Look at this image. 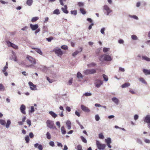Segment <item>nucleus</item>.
<instances>
[{"label": "nucleus", "mask_w": 150, "mask_h": 150, "mask_svg": "<svg viewBox=\"0 0 150 150\" xmlns=\"http://www.w3.org/2000/svg\"><path fill=\"white\" fill-rule=\"evenodd\" d=\"M119 70L120 71L124 72L125 71V69L123 68L120 67L119 68Z\"/></svg>", "instance_id": "0e129e2a"}, {"label": "nucleus", "mask_w": 150, "mask_h": 150, "mask_svg": "<svg viewBox=\"0 0 150 150\" xmlns=\"http://www.w3.org/2000/svg\"><path fill=\"white\" fill-rule=\"evenodd\" d=\"M27 124L29 125V127H30L31 125V122L30 120H27Z\"/></svg>", "instance_id": "603ef678"}, {"label": "nucleus", "mask_w": 150, "mask_h": 150, "mask_svg": "<svg viewBox=\"0 0 150 150\" xmlns=\"http://www.w3.org/2000/svg\"><path fill=\"white\" fill-rule=\"evenodd\" d=\"M71 13L72 14L76 15L77 14V11L76 10L71 11Z\"/></svg>", "instance_id": "49530a36"}, {"label": "nucleus", "mask_w": 150, "mask_h": 150, "mask_svg": "<svg viewBox=\"0 0 150 150\" xmlns=\"http://www.w3.org/2000/svg\"><path fill=\"white\" fill-rule=\"evenodd\" d=\"M138 116L137 115H135L134 116V119L135 120H137L138 118Z\"/></svg>", "instance_id": "69168bd1"}, {"label": "nucleus", "mask_w": 150, "mask_h": 150, "mask_svg": "<svg viewBox=\"0 0 150 150\" xmlns=\"http://www.w3.org/2000/svg\"><path fill=\"white\" fill-rule=\"evenodd\" d=\"M59 1L60 4L62 6L64 5L63 2L66 1V0H59Z\"/></svg>", "instance_id": "5fc2aeb1"}, {"label": "nucleus", "mask_w": 150, "mask_h": 150, "mask_svg": "<svg viewBox=\"0 0 150 150\" xmlns=\"http://www.w3.org/2000/svg\"><path fill=\"white\" fill-rule=\"evenodd\" d=\"M30 27L33 30H35L38 28V24L33 25L30 24Z\"/></svg>", "instance_id": "ddd939ff"}, {"label": "nucleus", "mask_w": 150, "mask_h": 150, "mask_svg": "<svg viewBox=\"0 0 150 150\" xmlns=\"http://www.w3.org/2000/svg\"><path fill=\"white\" fill-rule=\"evenodd\" d=\"M66 110L68 112H70L71 111V108L70 107L67 106L66 108Z\"/></svg>", "instance_id": "e2e57ef3"}, {"label": "nucleus", "mask_w": 150, "mask_h": 150, "mask_svg": "<svg viewBox=\"0 0 150 150\" xmlns=\"http://www.w3.org/2000/svg\"><path fill=\"white\" fill-rule=\"evenodd\" d=\"M33 2L32 0H27L26 2V3L29 6H31Z\"/></svg>", "instance_id": "cd10ccee"}, {"label": "nucleus", "mask_w": 150, "mask_h": 150, "mask_svg": "<svg viewBox=\"0 0 150 150\" xmlns=\"http://www.w3.org/2000/svg\"><path fill=\"white\" fill-rule=\"evenodd\" d=\"M142 59L143 60H145L147 62L150 61V58L148 57L147 56H142Z\"/></svg>", "instance_id": "aec40b11"}, {"label": "nucleus", "mask_w": 150, "mask_h": 150, "mask_svg": "<svg viewBox=\"0 0 150 150\" xmlns=\"http://www.w3.org/2000/svg\"><path fill=\"white\" fill-rule=\"evenodd\" d=\"M99 137L100 139H103L104 138V136L102 133H101L99 134Z\"/></svg>", "instance_id": "79ce46f5"}, {"label": "nucleus", "mask_w": 150, "mask_h": 150, "mask_svg": "<svg viewBox=\"0 0 150 150\" xmlns=\"http://www.w3.org/2000/svg\"><path fill=\"white\" fill-rule=\"evenodd\" d=\"M26 58L32 64H36L35 59L32 57L27 55L26 56Z\"/></svg>", "instance_id": "7ed1b4c3"}, {"label": "nucleus", "mask_w": 150, "mask_h": 150, "mask_svg": "<svg viewBox=\"0 0 150 150\" xmlns=\"http://www.w3.org/2000/svg\"><path fill=\"white\" fill-rule=\"evenodd\" d=\"M103 76L105 81H107L108 79V76L105 74H103Z\"/></svg>", "instance_id": "72a5a7b5"}, {"label": "nucleus", "mask_w": 150, "mask_h": 150, "mask_svg": "<svg viewBox=\"0 0 150 150\" xmlns=\"http://www.w3.org/2000/svg\"><path fill=\"white\" fill-rule=\"evenodd\" d=\"M38 148L39 150H42L43 149L42 146L41 144L39 145L38 146Z\"/></svg>", "instance_id": "13d9d810"}, {"label": "nucleus", "mask_w": 150, "mask_h": 150, "mask_svg": "<svg viewBox=\"0 0 150 150\" xmlns=\"http://www.w3.org/2000/svg\"><path fill=\"white\" fill-rule=\"evenodd\" d=\"M137 142L139 144H142V142L141 139H137Z\"/></svg>", "instance_id": "bf43d9fd"}, {"label": "nucleus", "mask_w": 150, "mask_h": 150, "mask_svg": "<svg viewBox=\"0 0 150 150\" xmlns=\"http://www.w3.org/2000/svg\"><path fill=\"white\" fill-rule=\"evenodd\" d=\"M144 142L146 143L149 144L150 143V140L147 139H144Z\"/></svg>", "instance_id": "3c124183"}, {"label": "nucleus", "mask_w": 150, "mask_h": 150, "mask_svg": "<svg viewBox=\"0 0 150 150\" xmlns=\"http://www.w3.org/2000/svg\"><path fill=\"white\" fill-rule=\"evenodd\" d=\"M0 123L1 125H6V122L4 120H0Z\"/></svg>", "instance_id": "c756f323"}, {"label": "nucleus", "mask_w": 150, "mask_h": 150, "mask_svg": "<svg viewBox=\"0 0 150 150\" xmlns=\"http://www.w3.org/2000/svg\"><path fill=\"white\" fill-rule=\"evenodd\" d=\"M143 71L144 74L146 75L150 74V70L143 69Z\"/></svg>", "instance_id": "6ab92c4d"}, {"label": "nucleus", "mask_w": 150, "mask_h": 150, "mask_svg": "<svg viewBox=\"0 0 150 150\" xmlns=\"http://www.w3.org/2000/svg\"><path fill=\"white\" fill-rule=\"evenodd\" d=\"M130 84L129 83H126L124 84H122L121 87L122 88H125L130 86Z\"/></svg>", "instance_id": "5701e85b"}, {"label": "nucleus", "mask_w": 150, "mask_h": 150, "mask_svg": "<svg viewBox=\"0 0 150 150\" xmlns=\"http://www.w3.org/2000/svg\"><path fill=\"white\" fill-rule=\"evenodd\" d=\"M144 121L148 124L149 127L150 128V115H148L146 116Z\"/></svg>", "instance_id": "423d86ee"}, {"label": "nucleus", "mask_w": 150, "mask_h": 150, "mask_svg": "<svg viewBox=\"0 0 150 150\" xmlns=\"http://www.w3.org/2000/svg\"><path fill=\"white\" fill-rule=\"evenodd\" d=\"M29 136L30 138H32L34 137V135L32 132H30L29 133Z\"/></svg>", "instance_id": "338daca9"}, {"label": "nucleus", "mask_w": 150, "mask_h": 150, "mask_svg": "<svg viewBox=\"0 0 150 150\" xmlns=\"http://www.w3.org/2000/svg\"><path fill=\"white\" fill-rule=\"evenodd\" d=\"M77 77L79 78H83V76L79 72H78L77 74Z\"/></svg>", "instance_id": "c9c22d12"}, {"label": "nucleus", "mask_w": 150, "mask_h": 150, "mask_svg": "<svg viewBox=\"0 0 150 150\" xmlns=\"http://www.w3.org/2000/svg\"><path fill=\"white\" fill-rule=\"evenodd\" d=\"M118 42L120 44H122L124 42V41L122 39H120L118 41Z\"/></svg>", "instance_id": "774afa93"}, {"label": "nucleus", "mask_w": 150, "mask_h": 150, "mask_svg": "<svg viewBox=\"0 0 150 150\" xmlns=\"http://www.w3.org/2000/svg\"><path fill=\"white\" fill-rule=\"evenodd\" d=\"M105 141L108 147L109 148H111V146L110 145V144L111 142V139L109 138H108L107 139H105Z\"/></svg>", "instance_id": "f8f14e48"}, {"label": "nucleus", "mask_w": 150, "mask_h": 150, "mask_svg": "<svg viewBox=\"0 0 150 150\" xmlns=\"http://www.w3.org/2000/svg\"><path fill=\"white\" fill-rule=\"evenodd\" d=\"M81 108L82 110L86 112H89L90 111V109L88 108L83 105H81Z\"/></svg>", "instance_id": "9b49d317"}, {"label": "nucleus", "mask_w": 150, "mask_h": 150, "mask_svg": "<svg viewBox=\"0 0 150 150\" xmlns=\"http://www.w3.org/2000/svg\"><path fill=\"white\" fill-rule=\"evenodd\" d=\"M103 9L106 11L107 15H108L109 13L112 12V10H111L108 6L107 5H105L104 6H103Z\"/></svg>", "instance_id": "0eeeda50"}, {"label": "nucleus", "mask_w": 150, "mask_h": 150, "mask_svg": "<svg viewBox=\"0 0 150 150\" xmlns=\"http://www.w3.org/2000/svg\"><path fill=\"white\" fill-rule=\"evenodd\" d=\"M103 83V82L100 80L97 81L95 83L96 86V87L98 88Z\"/></svg>", "instance_id": "2eb2a0df"}, {"label": "nucleus", "mask_w": 150, "mask_h": 150, "mask_svg": "<svg viewBox=\"0 0 150 150\" xmlns=\"http://www.w3.org/2000/svg\"><path fill=\"white\" fill-rule=\"evenodd\" d=\"M84 95L86 96H90L91 95V94L89 93H86L84 94Z\"/></svg>", "instance_id": "6e6d98bb"}, {"label": "nucleus", "mask_w": 150, "mask_h": 150, "mask_svg": "<svg viewBox=\"0 0 150 150\" xmlns=\"http://www.w3.org/2000/svg\"><path fill=\"white\" fill-rule=\"evenodd\" d=\"M96 120L97 121H98L100 119V117L98 115H96L95 116Z\"/></svg>", "instance_id": "de8ad7c7"}, {"label": "nucleus", "mask_w": 150, "mask_h": 150, "mask_svg": "<svg viewBox=\"0 0 150 150\" xmlns=\"http://www.w3.org/2000/svg\"><path fill=\"white\" fill-rule=\"evenodd\" d=\"M112 100L117 105L119 102V100L115 97H113L112 98Z\"/></svg>", "instance_id": "f3484780"}, {"label": "nucleus", "mask_w": 150, "mask_h": 150, "mask_svg": "<svg viewBox=\"0 0 150 150\" xmlns=\"http://www.w3.org/2000/svg\"><path fill=\"white\" fill-rule=\"evenodd\" d=\"M96 71L94 69H91L85 70L83 71V73L85 74L88 75L94 74L96 73Z\"/></svg>", "instance_id": "f03ea898"}, {"label": "nucleus", "mask_w": 150, "mask_h": 150, "mask_svg": "<svg viewBox=\"0 0 150 150\" xmlns=\"http://www.w3.org/2000/svg\"><path fill=\"white\" fill-rule=\"evenodd\" d=\"M61 48L64 50L68 49V47L66 45H62L61 46Z\"/></svg>", "instance_id": "58836bf2"}, {"label": "nucleus", "mask_w": 150, "mask_h": 150, "mask_svg": "<svg viewBox=\"0 0 150 150\" xmlns=\"http://www.w3.org/2000/svg\"><path fill=\"white\" fill-rule=\"evenodd\" d=\"M110 48H108L104 47L103 48V51L104 52H105L109 51Z\"/></svg>", "instance_id": "4c0bfd02"}, {"label": "nucleus", "mask_w": 150, "mask_h": 150, "mask_svg": "<svg viewBox=\"0 0 150 150\" xmlns=\"http://www.w3.org/2000/svg\"><path fill=\"white\" fill-rule=\"evenodd\" d=\"M131 38L133 40H137V37L135 35H133L131 36Z\"/></svg>", "instance_id": "a19ab883"}, {"label": "nucleus", "mask_w": 150, "mask_h": 150, "mask_svg": "<svg viewBox=\"0 0 150 150\" xmlns=\"http://www.w3.org/2000/svg\"><path fill=\"white\" fill-rule=\"evenodd\" d=\"M140 81L144 83H146L144 79L143 78H140L139 79Z\"/></svg>", "instance_id": "e433bc0d"}, {"label": "nucleus", "mask_w": 150, "mask_h": 150, "mask_svg": "<svg viewBox=\"0 0 150 150\" xmlns=\"http://www.w3.org/2000/svg\"><path fill=\"white\" fill-rule=\"evenodd\" d=\"M31 89L32 90H36V86L32 82L30 81L28 83Z\"/></svg>", "instance_id": "6e6552de"}, {"label": "nucleus", "mask_w": 150, "mask_h": 150, "mask_svg": "<svg viewBox=\"0 0 150 150\" xmlns=\"http://www.w3.org/2000/svg\"><path fill=\"white\" fill-rule=\"evenodd\" d=\"M53 39V38L52 37H50L49 38H46L48 42H51V40Z\"/></svg>", "instance_id": "37998d69"}, {"label": "nucleus", "mask_w": 150, "mask_h": 150, "mask_svg": "<svg viewBox=\"0 0 150 150\" xmlns=\"http://www.w3.org/2000/svg\"><path fill=\"white\" fill-rule=\"evenodd\" d=\"M47 138L48 139H50L51 138V135L49 132H47L46 134Z\"/></svg>", "instance_id": "2f4dec72"}, {"label": "nucleus", "mask_w": 150, "mask_h": 150, "mask_svg": "<svg viewBox=\"0 0 150 150\" xmlns=\"http://www.w3.org/2000/svg\"><path fill=\"white\" fill-rule=\"evenodd\" d=\"M67 5L64 6V8L62 7L61 8L62 10L65 13H68L69 12L67 10Z\"/></svg>", "instance_id": "dca6fc26"}, {"label": "nucleus", "mask_w": 150, "mask_h": 150, "mask_svg": "<svg viewBox=\"0 0 150 150\" xmlns=\"http://www.w3.org/2000/svg\"><path fill=\"white\" fill-rule=\"evenodd\" d=\"M46 123L48 127L50 128H55L54 124L53 122L50 120H47L46 122Z\"/></svg>", "instance_id": "20e7f679"}, {"label": "nucleus", "mask_w": 150, "mask_h": 150, "mask_svg": "<svg viewBox=\"0 0 150 150\" xmlns=\"http://www.w3.org/2000/svg\"><path fill=\"white\" fill-rule=\"evenodd\" d=\"M55 53L58 56L61 57L63 54V52L60 49H55L54 50Z\"/></svg>", "instance_id": "39448f33"}, {"label": "nucleus", "mask_w": 150, "mask_h": 150, "mask_svg": "<svg viewBox=\"0 0 150 150\" xmlns=\"http://www.w3.org/2000/svg\"><path fill=\"white\" fill-rule=\"evenodd\" d=\"M8 45H10V46L15 49H18V47L16 45L12 43L9 41H8L7 42Z\"/></svg>", "instance_id": "9d476101"}, {"label": "nucleus", "mask_w": 150, "mask_h": 150, "mask_svg": "<svg viewBox=\"0 0 150 150\" xmlns=\"http://www.w3.org/2000/svg\"><path fill=\"white\" fill-rule=\"evenodd\" d=\"M11 123V121L10 120H8L6 124V128H8L9 127Z\"/></svg>", "instance_id": "473e14b6"}, {"label": "nucleus", "mask_w": 150, "mask_h": 150, "mask_svg": "<svg viewBox=\"0 0 150 150\" xmlns=\"http://www.w3.org/2000/svg\"><path fill=\"white\" fill-rule=\"evenodd\" d=\"M25 139L26 143H28L29 141V138L28 136H26L25 138Z\"/></svg>", "instance_id": "ea45409f"}, {"label": "nucleus", "mask_w": 150, "mask_h": 150, "mask_svg": "<svg viewBox=\"0 0 150 150\" xmlns=\"http://www.w3.org/2000/svg\"><path fill=\"white\" fill-rule=\"evenodd\" d=\"M35 111L34 107L33 106H32L31 107V109L30 112L31 113Z\"/></svg>", "instance_id": "8fccbe9b"}, {"label": "nucleus", "mask_w": 150, "mask_h": 150, "mask_svg": "<svg viewBox=\"0 0 150 150\" xmlns=\"http://www.w3.org/2000/svg\"><path fill=\"white\" fill-rule=\"evenodd\" d=\"M5 90V87L1 83H0V91H4Z\"/></svg>", "instance_id": "c85d7f7f"}, {"label": "nucleus", "mask_w": 150, "mask_h": 150, "mask_svg": "<svg viewBox=\"0 0 150 150\" xmlns=\"http://www.w3.org/2000/svg\"><path fill=\"white\" fill-rule=\"evenodd\" d=\"M39 18L38 17H33L31 19V21L32 22H34L36 21L37 20L39 19Z\"/></svg>", "instance_id": "bb28decb"}, {"label": "nucleus", "mask_w": 150, "mask_h": 150, "mask_svg": "<svg viewBox=\"0 0 150 150\" xmlns=\"http://www.w3.org/2000/svg\"><path fill=\"white\" fill-rule=\"evenodd\" d=\"M49 144L50 146L52 147L54 146V142L53 141L50 142H49Z\"/></svg>", "instance_id": "864d4df0"}, {"label": "nucleus", "mask_w": 150, "mask_h": 150, "mask_svg": "<svg viewBox=\"0 0 150 150\" xmlns=\"http://www.w3.org/2000/svg\"><path fill=\"white\" fill-rule=\"evenodd\" d=\"M33 49L39 54H40V55H42V53L40 49L37 48H34Z\"/></svg>", "instance_id": "4be33fe9"}, {"label": "nucleus", "mask_w": 150, "mask_h": 150, "mask_svg": "<svg viewBox=\"0 0 150 150\" xmlns=\"http://www.w3.org/2000/svg\"><path fill=\"white\" fill-rule=\"evenodd\" d=\"M66 125L67 126L68 128L69 129H70L71 127V123L70 121H67L66 123Z\"/></svg>", "instance_id": "a211bd4d"}, {"label": "nucleus", "mask_w": 150, "mask_h": 150, "mask_svg": "<svg viewBox=\"0 0 150 150\" xmlns=\"http://www.w3.org/2000/svg\"><path fill=\"white\" fill-rule=\"evenodd\" d=\"M96 145L98 148L100 150H104L105 149L106 145L105 144H101L98 141L96 140Z\"/></svg>", "instance_id": "f257e3e1"}, {"label": "nucleus", "mask_w": 150, "mask_h": 150, "mask_svg": "<svg viewBox=\"0 0 150 150\" xmlns=\"http://www.w3.org/2000/svg\"><path fill=\"white\" fill-rule=\"evenodd\" d=\"M73 81V78H71L69 81L68 83L69 85H71L72 84Z\"/></svg>", "instance_id": "4d7b16f0"}, {"label": "nucleus", "mask_w": 150, "mask_h": 150, "mask_svg": "<svg viewBox=\"0 0 150 150\" xmlns=\"http://www.w3.org/2000/svg\"><path fill=\"white\" fill-rule=\"evenodd\" d=\"M81 138L82 141V142L85 143H86L87 142V140L85 138H84V137H83L82 136H81Z\"/></svg>", "instance_id": "f704fd0d"}, {"label": "nucleus", "mask_w": 150, "mask_h": 150, "mask_svg": "<svg viewBox=\"0 0 150 150\" xmlns=\"http://www.w3.org/2000/svg\"><path fill=\"white\" fill-rule=\"evenodd\" d=\"M78 5L79 7H82L84 6V4L83 2H79L77 4Z\"/></svg>", "instance_id": "c03bdc74"}, {"label": "nucleus", "mask_w": 150, "mask_h": 150, "mask_svg": "<svg viewBox=\"0 0 150 150\" xmlns=\"http://www.w3.org/2000/svg\"><path fill=\"white\" fill-rule=\"evenodd\" d=\"M80 11L83 14H85L86 13L85 10L83 8H80Z\"/></svg>", "instance_id": "b1692460"}, {"label": "nucleus", "mask_w": 150, "mask_h": 150, "mask_svg": "<svg viewBox=\"0 0 150 150\" xmlns=\"http://www.w3.org/2000/svg\"><path fill=\"white\" fill-rule=\"evenodd\" d=\"M49 113L54 118H55L57 116V115L53 111H50Z\"/></svg>", "instance_id": "412c9836"}, {"label": "nucleus", "mask_w": 150, "mask_h": 150, "mask_svg": "<svg viewBox=\"0 0 150 150\" xmlns=\"http://www.w3.org/2000/svg\"><path fill=\"white\" fill-rule=\"evenodd\" d=\"M96 65V64L94 62H92L90 64H88L87 65L88 67H93Z\"/></svg>", "instance_id": "a878e982"}, {"label": "nucleus", "mask_w": 150, "mask_h": 150, "mask_svg": "<svg viewBox=\"0 0 150 150\" xmlns=\"http://www.w3.org/2000/svg\"><path fill=\"white\" fill-rule=\"evenodd\" d=\"M8 68V67L7 66H6L2 70L3 72H4L6 71V69Z\"/></svg>", "instance_id": "052dcab7"}, {"label": "nucleus", "mask_w": 150, "mask_h": 150, "mask_svg": "<svg viewBox=\"0 0 150 150\" xmlns=\"http://www.w3.org/2000/svg\"><path fill=\"white\" fill-rule=\"evenodd\" d=\"M112 60L111 57L109 55H105L104 57V60L107 61H111Z\"/></svg>", "instance_id": "4468645a"}, {"label": "nucleus", "mask_w": 150, "mask_h": 150, "mask_svg": "<svg viewBox=\"0 0 150 150\" xmlns=\"http://www.w3.org/2000/svg\"><path fill=\"white\" fill-rule=\"evenodd\" d=\"M25 109L26 107L23 104L22 105L20 108V110L21 112L23 114H26Z\"/></svg>", "instance_id": "1a4fd4ad"}, {"label": "nucleus", "mask_w": 150, "mask_h": 150, "mask_svg": "<svg viewBox=\"0 0 150 150\" xmlns=\"http://www.w3.org/2000/svg\"><path fill=\"white\" fill-rule=\"evenodd\" d=\"M79 52L78 51H76L75 52H74L72 54V55L74 57L77 54L79 53Z\"/></svg>", "instance_id": "a18cd8bd"}, {"label": "nucleus", "mask_w": 150, "mask_h": 150, "mask_svg": "<svg viewBox=\"0 0 150 150\" xmlns=\"http://www.w3.org/2000/svg\"><path fill=\"white\" fill-rule=\"evenodd\" d=\"M77 150H82V146L80 145H78L77 146Z\"/></svg>", "instance_id": "09e8293b"}, {"label": "nucleus", "mask_w": 150, "mask_h": 150, "mask_svg": "<svg viewBox=\"0 0 150 150\" xmlns=\"http://www.w3.org/2000/svg\"><path fill=\"white\" fill-rule=\"evenodd\" d=\"M53 13L55 14H60L59 11L58 9H55L53 11Z\"/></svg>", "instance_id": "7c9ffc66"}, {"label": "nucleus", "mask_w": 150, "mask_h": 150, "mask_svg": "<svg viewBox=\"0 0 150 150\" xmlns=\"http://www.w3.org/2000/svg\"><path fill=\"white\" fill-rule=\"evenodd\" d=\"M75 114L78 117H80V113L77 111H76L75 112Z\"/></svg>", "instance_id": "680f3d73"}, {"label": "nucleus", "mask_w": 150, "mask_h": 150, "mask_svg": "<svg viewBox=\"0 0 150 150\" xmlns=\"http://www.w3.org/2000/svg\"><path fill=\"white\" fill-rule=\"evenodd\" d=\"M61 130L62 134H64L66 133V132L64 126H62L61 127Z\"/></svg>", "instance_id": "393cba45"}]
</instances>
